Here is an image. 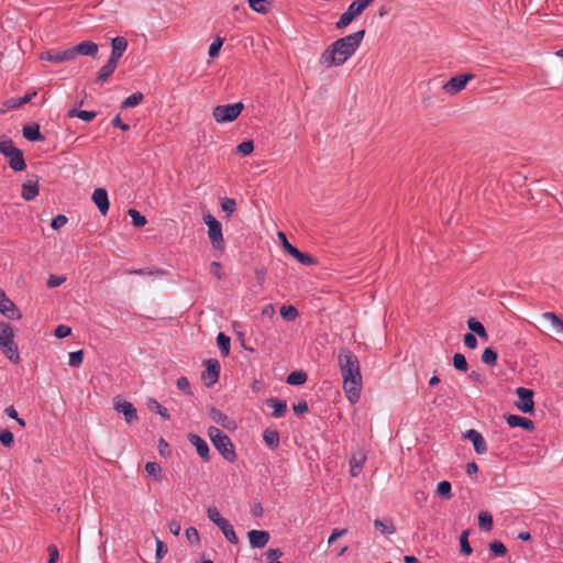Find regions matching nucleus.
<instances>
[{"label": "nucleus", "instance_id": "23", "mask_svg": "<svg viewBox=\"0 0 563 563\" xmlns=\"http://www.w3.org/2000/svg\"><path fill=\"white\" fill-rule=\"evenodd\" d=\"M22 134L30 142H41L45 140V136L41 133L40 125L37 123L24 125Z\"/></svg>", "mask_w": 563, "mask_h": 563}, {"label": "nucleus", "instance_id": "13", "mask_svg": "<svg viewBox=\"0 0 563 563\" xmlns=\"http://www.w3.org/2000/svg\"><path fill=\"white\" fill-rule=\"evenodd\" d=\"M364 11H362L353 1L347 7L346 11H344L339 20L335 23L336 29L342 30L349 26L353 20L360 16Z\"/></svg>", "mask_w": 563, "mask_h": 563}, {"label": "nucleus", "instance_id": "35", "mask_svg": "<svg viewBox=\"0 0 563 563\" xmlns=\"http://www.w3.org/2000/svg\"><path fill=\"white\" fill-rule=\"evenodd\" d=\"M217 344L222 356H228L231 349V339L223 332H220L217 336Z\"/></svg>", "mask_w": 563, "mask_h": 563}, {"label": "nucleus", "instance_id": "45", "mask_svg": "<svg viewBox=\"0 0 563 563\" xmlns=\"http://www.w3.org/2000/svg\"><path fill=\"white\" fill-rule=\"evenodd\" d=\"M468 530H464L460 536V551L463 554L470 555L473 552V549L468 542Z\"/></svg>", "mask_w": 563, "mask_h": 563}, {"label": "nucleus", "instance_id": "63", "mask_svg": "<svg viewBox=\"0 0 563 563\" xmlns=\"http://www.w3.org/2000/svg\"><path fill=\"white\" fill-rule=\"evenodd\" d=\"M463 342H464L465 346L471 350H474L477 346V339L471 332L464 334Z\"/></svg>", "mask_w": 563, "mask_h": 563}, {"label": "nucleus", "instance_id": "59", "mask_svg": "<svg viewBox=\"0 0 563 563\" xmlns=\"http://www.w3.org/2000/svg\"><path fill=\"white\" fill-rule=\"evenodd\" d=\"M222 44L223 40L221 37H217L209 46V56L212 58L218 56Z\"/></svg>", "mask_w": 563, "mask_h": 563}, {"label": "nucleus", "instance_id": "8", "mask_svg": "<svg viewBox=\"0 0 563 563\" xmlns=\"http://www.w3.org/2000/svg\"><path fill=\"white\" fill-rule=\"evenodd\" d=\"M475 78L472 73H463L451 77L443 86L442 89L449 95H456L462 91L467 82Z\"/></svg>", "mask_w": 563, "mask_h": 563}, {"label": "nucleus", "instance_id": "21", "mask_svg": "<svg viewBox=\"0 0 563 563\" xmlns=\"http://www.w3.org/2000/svg\"><path fill=\"white\" fill-rule=\"evenodd\" d=\"M506 421H507L508 426L511 428L519 427L527 431L534 430V422L531 419L522 417V416L508 415L506 417Z\"/></svg>", "mask_w": 563, "mask_h": 563}, {"label": "nucleus", "instance_id": "62", "mask_svg": "<svg viewBox=\"0 0 563 563\" xmlns=\"http://www.w3.org/2000/svg\"><path fill=\"white\" fill-rule=\"evenodd\" d=\"M71 333V328L65 324H59L56 327L54 334L58 339H64Z\"/></svg>", "mask_w": 563, "mask_h": 563}, {"label": "nucleus", "instance_id": "44", "mask_svg": "<svg viewBox=\"0 0 563 563\" xmlns=\"http://www.w3.org/2000/svg\"><path fill=\"white\" fill-rule=\"evenodd\" d=\"M14 338L13 328L9 323L0 322V343L10 341Z\"/></svg>", "mask_w": 563, "mask_h": 563}, {"label": "nucleus", "instance_id": "58", "mask_svg": "<svg viewBox=\"0 0 563 563\" xmlns=\"http://www.w3.org/2000/svg\"><path fill=\"white\" fill-rule=\"evenodd\" d=\"M68 219L64 214H57L55 216L51 221V228L53 230H59L67 223Z\"/></svg>", "mask_w": 563, "mask_h": 563}, {"label": "nucleus", "instance_id": "1", "mask_svg": "<svg viewBox=\"0 0 563 563\" xmlns=\"http://www.w3.org/2000/svg\"><path fill=\"white\" fill-rule=\"evenodd\" d=\"M365 36V30H360L335 40L320 55L319 64L325 68L343 65L355 54Z\"/></svg>", "mask_w": 563, "mask_h": 563}, {"label": "nucleus", "instance_id": "43", "mask_svg": "<svg viewBox=\"0 0 563 563\" xmlns=\"http://www.w3.org/2000/svg\"><path fill=\"white\" fill-rule=\"evenodd\" d=\"M282 318L286 321H294L298 317V310L294 306H283L279 310Z\"/></svg>", "mask_w": 563, "mask_h": 563}, {"label": "nucleus", "instance_id": "38", "mask_svg": "<svg viewBox=\"0 0 563 563\" xmlns=\"http://www.w3.org/2000/svg\"><path fill=\"white\" fill-rule=\"evenodd\" d=\"M493 516L487 511H482L478 515V527L484 531H489L493 528Z\"/></svg>", "mask_w": 563, "mask_h": 563}, {"label": "nucleus", "instance_id": "51", "mask_svg": "<svg viewBox=\"0 0 563 563\" xmlns=\"http://www.w3.org/2000/svg\"><path fill=\"white\" fill-rule=\"evenodd\" d=\"M267 563H283L279 559L283 556V551L278 548L268 549L265 552Z\"/></svg>", "mask_w": 563, "mask_h": 563}, {"label": "nucleus", "instance_id": "46", "mask_svg": "<svg viewBox=\"0 0 563 563\" xmlns=\"http://www.w3.org/2000/svg\"><path fill=\"white\" fill-rule=\"evenodd\" d=\"M489 550L493 555L498 556V558L505 556L507 553L506 545L499 540L492 541L489 543Z\"/></svg>", "mask_w": 563, "mask_h": 563}, {"label": "nucleus", "instance_id": "64", "mask_svg": "<svg viewBox=\"0 0 563 563\" xmlns=\"http://www.w3.org/2000/svg\"><path fill=\"white\" fill-rule=\"evenodd\" d=\"M292 410L296 415H302L308 412V404L306 400H299L297 404H294Z\"/></svg>", "mask_w": 563, "mask_h": 563}, {"label": "nucleus", "instance_id": "41", "mask_svg": "<svg viewBox=\"0 0 563 563\" xmlns=\"http://www.w3.org/2000/svg\"><path fill=\"white\" fill-rule=\"evenodd\" d=\"M497 358H498V355H497V352L494 349L486 347L483 351L482 362L484 364L489 365V366H495L497 364Z\"/></svg>", "mask_w": 563, "mask_h": 563}, {"label": "nucleus", "instance_id": "17", "mask_svg": "<svg viewBox=\"0 0 563 563\" xmlns=\"http://www.w3.org/2000/svg\"><path fill=\"white\" fill-rule=\"evenodd\" d=\"M247 537H249V541H250V545L251 548L253 549H262L264 548L269 539H271V534L268 531L266 530H250L247 532Z\"/></svg>", "mask_w": 563, "mask_h": 563}, {"label": "nucleus", "instance_id": "40", "mask_svg": "<svg viewBox=\"0 0 563 563\" xmlns=\"http://www.w3.org/2000/svg\"><path fill=\"white\" fill-rule=\"evenodd\" d=\"M437 493L444 499H451L452 497V485L449 481H441L437 485Z\"/></svg>", "mask_w": 563, "mask_h": 563}, {"label": "nucleus", "instance_id": "31", "mask_svg": "<svg viewBox=\"0 0 563 563\" xmlns=\"http://www.w3.org/2000/svg\"><path fill=\"white\" fill-rule=\"evenodd\" d=\"M467 327L472 331L471 333H473L474 335L476 334L481 339H484V340L488 339V334H487V331H486L485 327L477 319L470 318L467 320Z\"/></svg>", "mask_w": 563, "mask_h": 563}, {"label": "nucleus", "instance_id": "19", "mask_svg": "<svg viewBox=\"0 0 563 563\" xmlns=\"http://www.w3.org/2000/svg\"><path fill=\"white\" fill-rule=\"evenodd\" d=\"M92 201L97 206L99 212L106 216L110 208L108 192L104 188H96L91 196Z\"/></svg>", "mask_w": 563, "mask_h": 563}, {"label": "nucleus", "instance_id": "16", "mask_svg": "<svg viewBox=\"0 0 563 563\" xmlns=\"http://www.w3.org/2000/svg\"><path fill=\"white\" fill-rule=\"evenodd\" d=\"M70 52L73 59H75L77 55L93 57L98 53V45L92 41H85L70 47Z\"/></svg>", "mask_w": 563, "mask_h": 563}, {"label": "nucleus", "instance_id": "15", "mask_svg": "<svg viewBox=\"0 0 563 563\" xmlns=\"http://www.w3.org/2000/svg\"><path fill=\"white\" fill-rule=\"evenodd\" d=\"M111 55L109 60L117 64L128 48V41L123 36H115L111 40Z\"/></svg>", "mask_w": 563, "mask_h": 563}, {"label": "nucleus", "instance_id": "3", "mask_svg": "<svg viewBox=\"0 0 563 563\" xmlns=\"http://www.w3.org/2000/svg\"><path fill=\"white\" fill-rule=\"evenodd\" d=\"M208 437L210 438V441L212 442L216 450L219 452V454L228 462L234 463L238 460V455L233 445V442L229 438L228 434L222 432L217 427H209L208 428Z\"/></svg>", "mask_w": 563, "mask_h": 563}, {"label": "nucleus", "instance_id": "39", "mask_svg": "<svg viewBox=\"0 0 563 563\" xmlns=\"http://www.w3.org/2000/svg\"><path fill=\"white\" fill-rule=\"evenodd\" d=\"M148 407L152 411H155L156 413H158L164 420L170 419L168 409L165 408L164 406H162L157 400L150 399Z\"/></svg>", "mask_w": 563, "mask_h": 563}, {"label": "nucleus", "instance_id": "7", "mask_svg": "<svg viewBox=\"0 0 563 563\" xmlns=\"http://www.w3.org/2000/svg\"><path fill=\"white\" fill-rule=\"evenodd\" d=\"M278 239L280 240L282 246L284 250L291 255L294 258H296L300 264L306 266H311L317 263V260L308 254L299 251L296 246H294L289 241L287 240V236L284 232H278Z\"/></svg>", "mask_w": 563, "mask_h": 563}, {"label": "nucleus", "instance_id": "14", "mask_svg": "<svg viewBox=\"0 0 563 563\" xmlns=\"http://www.w3.org/2000/svg\"><path fill=\"white\" fill-rule=\"evenodd\" d=\"M463 437L473 443L474 451L477 454L487 453V443L481 432L475 429H470L463 434Z\"/></svg>", "mask_w": 563, "mask_h": 563}, {"label": "nucleus", "instance_id": "18", "mask_svg": "<svg viewBox=\"0 0 563 563\" xmlns=\"http://www.w3.org/2000/svg\"><path fill=\"white\" fill-rule=\"evenodd\" d=\"M208 415L213 422L220 424L221 427L228 430H234L236 428L234 420H232L229 416H227L221 410L214 407H211L209 409Z\"/></svg>", "mask_w": 563, "mask_h": 563}, {"label": "nucleus", "instance_id": "37", "mask_svg": "<svg viewBox=\"0 0 563 563\" xmlns=\"http://www.w3.org/2000/svg\"><path fill=\"white\" fill-rule=\"evenodd\" d=\"M250 8L257 13H267L271 9L268 0H247Z\"/></svg>", "mask_w": 563, "mask_h": 563}, {"label": "nucleus", "instance_id": "49", "mask_svg": "<svg viewBox=\"0 0 563 563\" xmlns=\"http://www.w3.org/2000/svg\"><path fill=\"white\" fill-rule=\"evenodd\" d=\"M0 442L5 448H12L14 444V435L8 429L0 430Z\"/></svg>", "mask_w": 563, "mask_h": 563}, {"label": "nucleus", "instance_id": "60", "mask_svg": "<svg viewBox=\"0 0 563 563\" xmlns=\"http://www.w3.org/2000/svg\"><path fill=\"white\" fill-rule=\"evenodd\" d=\"M374 527L376 529H379L382 531V533L393 534L396 531L395 527L393 525L388 526L379 519L374 520Z\"/></svg>", "mask_w": 563, "mask_h": 563}, {"label": "nucleus", "instance_id": "22", "mask_svg": "<svg viewBox=\"0 0 563 563\" xmlns=\"http://www.w3.org/2000/svg\"><path fill=\"white\" fill-rule=\"evenodd\" d=\"M0 312L8 319H20L22 317L14 302L7 296L0 300Z\"/></svg>", "mask_w": 563, "mask_h": 563}, {"label": "nucleus", "instance_id": "10", "mask_svg": "<svg viewBox=\"0 0 563 563\" xmlns=\"http://www.w3.org/2000/svg\"><path fill=\"white\" fill-rule=\"evenodd\" d=\"M518 396L517 408L523 413H531L534 410L533 390L525 387H518L516 390Z\"/></svg>", "mask_w": 563, "mask_h": 563}, {"label": "nucleus", "instance_id": "25", "mask_svg": "<svg viewBox=\"0 0 563 563\" xmlns=\"http://www.w3.org/2000/svg\"><path fill=\"white\" fill-rule=\"evenodd\" d=\"M40 191L38 181L29 179L22 185L21 196L24 200H33Z\"/></svg>", "mask_w": 563, "mask_h": 563}, {"label": "nucleus", "instance_id": "30", "mask_svg": "<svg viewBox=\"0 0 563 563\" xmlns=\"http://www.w3.org/2000/svg\"><path fill=\"white\" fill-rule=\"evenodd\" d=\"M35 96H36V92L33 91L32 93H26L23 97L11 98V99H8L7 101H4L3 106L7 109H15V108H19V107L30 102L32 100V98Z\"/></svg>", "mask_w": 563, "mask_h": 563}, {"label": "nucleus", "instance_id": "34", "mask_svg": "<svg viewBox=\"0 0 563 563\" xmlns=\"http://www.w3.org/2000/svg\"><path fill=\"white\" fill-rule=\"evenodd\" d=\"M308 375L303 371H292L290 374H288L286 378V383L288 385L292 386H299L307 382Z\"/></svg>", "mask_w": 563, "mask_h": 563}, {"label": "nucleus", "instance_id": "32", "mask_svg": "<svg viewBox=\"0 0 563 563\" xmlns=\"http://www.w3.org/2000/svg\"><path fill=\"white\" fill-rule=\"evenodd\" d=\"M221 531L222 533L224 534L225 539L232 543V544H236L239 539H238V536L233 529V527L228 522L227 519H224L223 521L220 522V525L217 526Z\"/></svg>", "mask_w": 563, "mask_h": 563}, {"label": "nucleus", "instance_id": "12", "mask_svg": "<svg viewBox=\"0 0 563 563\" xmlns=\"http://www.w3.org/2000/svg\"><path fill=\"white\" fill-rule=\"evenodd\" d=\"M42 60H49L55 64L73 60L70 47L66 49H49L41 53Z\"/></svg>", "mask_w": 563, "mask_h": 563}, {"label": "nucleus", "instance_id": "9", "mask_svg": "<svg viewBox=\"0 0 563 563\" xmlns=\"http://www.w3.org/2000/svg\"><path fill=\"white\" fill-rule=\"evenodd\" d=\"M206 369L201 374V380L207 387L213 386L220 376V363L216 358L205 361Z\"/></svg>", "mask_w": 563, "mask_h": 563}, {"label": "nucleus", "instance_id": "36", "mask_svg": "<svg viewBox=\"0 0 563 563\" xmlns=\"http://www.w3.org/2000/svg\"><path fill=\"white\" fill-rule=\"evenodd\" d=\"M143 98H144L143 93L140 92V91H136V92L130 95L129 97H126L121 102V108L122 109H126V108L136 107V106H139L142 102Z\"/></svg>", "mask_w": 563, "mask_h": 563}, {"label": "nucleus", "instance_id": "11", "mask_svg": "<svg viewBox=\"0 0 563 563\" xmlns=\"http://www.w3.org/2000/svg\"><path fill=\"white\" fill-rule=\"evenodd\" d=\"M187 439L189 443L196 448L197 454L203 462H210V448L207 441L198 434L188 433Z\"/></svg>", "mask_w": 563, "mask_h": 563}, {"label": "nucleus", "instance_id": "4", "mask_svg": "<svg viewBox=\"0 0 563 563\" xmlns=\"http://www.w3.org/2000/svg\"><path fill=\"white\" fill-rule=\"evenodd\" d=\"M0 153L8 158L9 166L14 172L26 169L23 152L14 145L10 137L3 136L0 139Z\"/></svg>", "mask_w": 563, "mask_h": 563}, {"label": "nucleus", "instance_id": "61", "mask_svg": "<svg viewBox=\"0 0 563 563\" xmlns=\"http://www.w3.org/2000/svg\"><path fill=\"white\" fill-rule=\"evenodd\" d=\"M168 552V548L167 545L159 539H156V552H155V556H156V560L159 561L162 560Z\"/></svg>", "mask_w": 563, "mask_h": 563}, {"label": "nucleus", "instance_id": "2", "mask_svg": "<svg viewBox=\"0 0 563 563\" xmlns=\"http://www.w3.org/2000/svg\"><path fill=\"white\" fill-rule=\"evenodd\" d=\"M338 358L346 398L351 404H356L361 398L362 391L360 361L357 356L347 349H342Z\"/></svg>", "mask_w": 563, "mask_h": 563}, {"label": "nucleus", "instance_id": "20", "mask_svg": "<svg viewBox=\"0 0 563 563\" xmlns=\"http://www.w3.org/2000/svg\"><path fill=\"white\" fill-rule=\"evenodd\" d=\"M114 409L124 416L126 423L131 424L137 420V411L132 402L123 400L114 405Z\"/></svg>", "mask_w": 563, "mask_h": 563}, {"label": "nucleus", "instance_id": "29", "mask_svg": "<svg viewBox=\"0 0 563 563\" xmlns=\"http://www.w3.org/2000/svg\"><path fill=\"white\" fill-rule=\"evenodd\" d=\"M68 118H79L85 122H90L97 117L96 111L79 110L77 107H73L67 112Z\"/></svg>", "mask_w": 563, "mask_h": 563}, {"label": "nucleus", "instance_id": "24", "mask_svg": "<svg viewBox=\"0 0 563 563\" xmlns=\"http://www.w3.org/2000/svg\"><path fill=\"white\" fill-rule=\"evenodd\" d=\"M0 349L2 350V352L5 354L10 362L14 364L19 363L20 354L18 345L15 344L13 339H11L10 341H5L4 343H0Z\"/></svg>", "mask_w": 563, "mask_h": 563}, {"label": "nucleus", "instance_id": "6", "mask_svg": "<svg viewBox=\"0 0 563 563\" xmlns=\"http://www.w3.org/2000/svg\"><path fill=\"white\" fill-rule=\"evenodd\" d=\"M203 222L208 227V236L211 242V245L216 250H222L224 240L222 234L221 222L210 213L203 216Z\"/></svg>", "mask_w": 563, "mask_h": 563}, {"label": "nucleus", "instance_id": "33", "mask_svg": "<svg viewBox=\"0 0 563 563\" xmlns=\"http://www.w3.org/2000/svg\"><path fill=\"white\" fill-rule=\"evenodd\" d=\"M542 318L550 321L555 333H563V320L555 312H544L542 313Z\"/></svg>", "mask_w": 563, "mask_h": 563}, {"label": "nucleus", "instance_id": "56", "mask_svg": "<svg viewBox=\"0 0 563 563\" xmlns=\"http://www.w3.org/2000/svg\"><path fill=\"white\" fill-rule=\"evenodd\" d=\"M186 538L191 544H198L200 541L199 532L195 527H189L186 529Z\"/></svg>", "mask_w": 563, "mask_h": 563}, {"label": "nucleus", "instance_id": "5", "mask_svg": "<svg viewBox=\"0 0 563 563\" xmlns=\"http://www.w3.org/2000/svg\"><path fill=\"white\" fill-rule=\"evenodd\" d=\"M244 104L242 102L220 104L213 108L212 115L218 123L233 122L243 111Z\"/></svg>", "mask_w": 563, "mask_h": 563}, {"label": "nucleus", "instance_id": "50", "mask_svg": "<svg viewBox=\"0 0 563 563\" xmlns=\"http://www.w3.org/2000/svg\"><path fill=\"white\" fill-rule=\"evenodd\" d=\"M84 361L82 350L74 351L69 353L68 365L71 367H79Z\"/></svg>", "mask_w": 563, "mask_h": 563}, {"label": "nucleus", "instance_id": "48", "mask_svg": "<svg viewBox=\"0 0 563 563\" xmlns=\"http://www.w3.org/2000/svg\"><path fill=\"white\" fill-rule=\"evenodd\" d=\"M453 366L456 371H460L463 373L467 372V369H468L467 361H466L465 356L461 353L454 354Z\"/></svg>", "mask_w": 563, "mask_h": 563}, {"label": "nucleus", "instance_id": "47", "mask_svg": "<svg viewBox=\"0 0 563 563\" xmlns=\"http://www.w3.org/2000/svg\"><path fill=\"white\" fill-rule=\"evenodd\" d=\"M129 216L131 217L132 224L135 228H142L147 223L146 218L135 209H129Z\"/></svg>", "mask_w": 563, "mask_h": 563}, {"label": "nucleus", "instance_id": "57", "mask_svg": "<svg viewBox=\"0 0 563 563\" xmlns=\"http://www.w3.org/2000/svg\"><path fill=\"white\" fill-rule=\"evenodd\" d=\"M65 282H66V277L65 276L52 274V275H49L46 285H47L48 288H55V287L60 286Z\"/></svg>", "mask_w": 563, "mask_h": 563}, {"label": "nucleus", "instance_id": "55", "mask_svg": "<svg viewBox=\"0 0 563 563\" xmlns=\"http://www.w3.org/2000/svg\"><path fill=\"white\" fill-rule=\"evenodd\" d=\"M207 516L216 526L220 525V522L224 520L216 507H209Z\"/></svg>", "mask_w": 563, "mask_h": 563}, {"label": "nucleus", "instance_id": "52", "mask_svg": "<svg viewBox=\"0 0 563 563\" xmlns=\"http://www.w3.org/2000/svg\"><path fill=\"white\" fill-rule=\"evenodd\" d=\"M221 209L228 216H231L236 209V201L233 198H223L221 200Z\"/></svg>", "mask_w": 563, "mask_h": 563}, {"label": "nucleus", "instance_id": "53", "mask_svg": "<svg viewBox=\"0 0 563 563\" xmlns=\"http://www.w3.org/2000/svg\"><path fill=\"white\" fill-rule=\"evenodd\" d=\"M253 151L254 143L252 140L243 141L236 147V152L243 156L250 155Z\"/></svg>", "mask_w": 563, "mask_h": 563}, {"label": "nucleus", "instance_id": "26", "mask_svg": "<svg viewBox=\"0 0 563 563\" xmlns=\"http://www.w3.org/2000/svg\"><path fill=\"white\" fill-rule=\"evenodd\" d=\"M263 441L268 449H277L280 441L279 432L275 429H265L263 432Z\"/></svg>", "mask_w": 563, "mask_h": 563}, {"label": "nucleus", "instance_id": "28", "mask_svg": "<svg viewBox=\"0 0 563 563\" xmlns=\"http://www.w3.org/2000/svg\"><path fill=\"white\" fill-rule=\"evenodd\" d=\"M117 64L112 63L108 59V62L100 68V70L97 74L96 82L104 84L107 82L111 75L114 73L117 68Z\"/></svg>", "mask_w": 563, "mask_h": 563}, {"label": "nucleus", "instance_id": "42", "mask_svg": "<svg viewBox=\"0 0 563 563\" xmlns=\"http://www.w3.org/2000/svg\"><path fill=\"white\" fill-rule=\"evenodd\" d=\"M145 471L148 476L155 478L156 481H161L162 467L157 462H147L145 464Z\"/></svg>", "mask_w": 563, "mask_h": 563}, {"label": "nucleus", "instance_id": "27", "mask_svg": "<svg viewBox=\"0 0 563 563\" xmlns=\"http://www.w3.org/2000/svg\"><path fill=\"white\" fill-rule=\"evenodd\" d=\"M266 405L274 409L273 416L275 418H283L287 412V404L285 400L268 398L266 399Z\"/></svg>", "mask_w": 563, "mask_h": 563}, {"label": "nucleus", "instance_id": "54", "mask_svg": "<svg viewBox=\"0 0 563 563\" xmlns=\"http://www.w3.org/2000/svg\"><path fill=\"white\" fill-rule=\"evenodd\" d=\"M176 385H177V388L179 390H181L183 393H185L186 395H191L192 394L191 387H190V383H189L187 377L180 376L177 379Z\"/></svg>", "mask_w": 563, "mask_h": 563}]
</instances>
